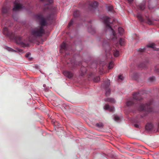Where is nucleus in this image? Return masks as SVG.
Instances as JSON below:
<instances>
[{"instance_id": "nucleus-38", "label": "nucleus", "mask_w": 159, "mask_h": 159, "mask_svg": "<svg viewBox=\"0 0 159 159\" xmlns=\"http://www.w3.org/2000/svg\"><path fill=\"white\" fill-rule=\"evenodd\" d=\"M49 1L50 3H51L52 2V0H49Z\"/></svg>"}, {"instance_id": "nucleus-23", "label": "nucleus", "mask_w": 159, "mask_h": 159, "mask_svg": "<svg viewBox=\"0 0 159 159\" xmlns=\"http://www.w3.org/2000/svg\"><path fill=\"white\" fill-rule=\"evenodd\" d=\"M100 80V78L99 76L95 77L93 79V81L95 82H97Z\"/></svg>"}, {"instance_id": "nucleus-10", "label": "nucleus", "mask_w": 159, "mask_h": 159, "mask_svg": "<svg viewBox=\"0 0 159 159\" xmlns=\"http://www.w3.org/2000/svg\"><path fill=\"white\" fill-rule=\"evenodd\" d=\"M14 7L13 9L14 11H17L20 9L23 8L21 4L18 3L16 2V1H15L14 3Z\"/></svg>"}, {"instance_id": "nucleus-14", "label": "nucleus", "mask_w": 159, "mask_h": 159, "mask_svg": "<svg viewBox=\"0 0 159 159\" xmlns=\"http://www.w3.org/2000/svg\"><path fill=\"white\" fill-rule=\"evenodd\" d=\"M136 16L139 21H143V19L142 18V14L141 13H138Z\"/></svg>"}, {"instance_id": "nucleus-37", "label": "nucleus", "mask_w": 159, "mask_h": 159, "mask_svg": "<svg viewBox=\"0 0 159 159\" xmlns=\"http://www.w3.org/2000/svg\"><path fill=\"white\" fill-rule=\"evenodd\" d=\"M18 51L20 52H22V50L20 49H18Z\"/></svg>"}, {"instance_id": "nucleus-12", "label": "nucleus", "mask_w": 159, "mask_h": 159, "mask_svg": "<svg viewBox=\"0 0 159 159\" xmlns=\"http://www.w3.org/2000/svg\"><path fill=\"white\" fill-rule=\"evenodd\" d=\"M153 127V125L152 123H148L146 125V129L148 130H151Z\"/></svg>"}, {"instance_id": "nucleus-30", "label": "nucleus", "mask_w": 159, "mask_h": 159, "mask_svg": "<svg viewBox=\"0 0 159 159\" xmlns=\"http://www.w3.org/2000/svg\"><path fill=\"white\" fill-rule=\"evenodd\" d=\"M73 21L72 20H71L70 22L69 23L67 27L69 28L73 24Z\"/></svg>"}, {"instance_id": "nucleus-9", "label": "nucleus", "mask_w": 159, "mask_h": 159, "mask_svg": "<svg viewBox=\"0 0 159 159\" xmlns=\"http://www.w3.org/2000/svg\"><path fill=\"white\" fill-rule=\"evenodd\" d=\"M63 74L65 76L69 79H70L73 77L74 75L72 72L68 70L63 71Z\"/></svg>"}, {"instance_id": "nucleus-33", "label": "nucleus", "mask_w": 159, "mask_h": 159, "mask_svg": "<svg viewBox=\"0 0 159 159\" xmlns=\"http://www.w3.org/2000/svg\"><path fill=\"white\" fill-rule=\"evenodd\" d=\"M155 77H150L149 79L151 81H153V80H155Z\"/></svg>"}, {"instance_id": "nucleus-13", "label": "nucleus", "mask_w": 159, "mask_h": 159, "mask_svg": "<svg viewBox=\"0 0 159 159\" xmlns=\"http://www.w3.org/2000/svg\"><path fill=\"white\" fill-rule=\"evenodd\" d=\"M145 7V2H143L139 5V8L141 10H144Z\"/></svg>"}, {"instance_id": "nucleus-6", "label": "nucleus", "mask_w": 159, "mask_h": 159, "mask_svg": "<svg viewBox=\"0 0 159 159\" xmlns=\"http://www.w3.org/2000/svg\"><path fill=\"white\" fill-rule=\"evenodd\" d=\"M133 100H130L127 102L126 105L128 106L132 105L135 101L137 100H140L141 99V97L140 95V93L139 92L135 93L133 95Z\"/></svg>"}, {"instance_id": "nucleus-36", "label": "nucleus", "mask_w": 159, "mask_h": 159, "mask_svg": "<svg viewBox=\"0 0 159 159\" xmlns=\"http://www.w3.org/2000/svg\"><path fill=\"white\" fill-rule=\"evenodd\" d=\"M127 1L129 4L131 3L133 1V0H127Z\"/></svg>"}, {"instance_id": "nucleus-39", "label": "nucleus", "mask_w": 159, "mask_h": 159, "mask_svg": "<svg viewBox=\"0 0 159 159\" xmlns=\"http://www.w3.org/2000/svg\"><path fill=\"white\" fill-rule=\"evenodd\" d=\"M45 84H44L43 85V87H45Z\"/></svg>"}, {"instance_id": "nucleus-15", "label": "nucleus", "mask_w": 159, "mask_h": 159, "mask_svg": "<svg viewBox=\"0 0 159 159\" xmlns=\"http://www.w3.org/2000/svg\"><path fill=\"white\" fill-rule=\"evenodd\" d=\"M105 100L106 102H109L111 103H114L115 102V99L112 98H108L105 99Z\"/></svg>"}, {"instance_id": "nucleus-3", "label": "nucleus", "mask_w": 159, "mask_h": 159, "mask_svg": "<svg viewBox=\"0 0 159 159\" xmlns=\"http://www.w3.org/2000/svg\"><path fill=\"white\" fill-rule=\"evenodd\" d=\"M102 45L103 48L105 49L106 55L107 59H111L112 57L111 51L113 52L114 57H117L119 56V51L114 46L113 47V48H111L109 43L106 40L103 41Z\"/></svg>"}, {"instance_id": "nucleus-27", "label": "nucleus", "mask_w": 159, "mask_h": 159, "mask_svg": "<svg viewBox=\"0 0 159 159\" xmlns=\"http://www.w3.org/2000/svg\"><path fill=\"white\" fill-rule=\"evenodd\" d=\"M155 44L154 43H152L147 46V47L151 48H155Z\"/></svg>"}, {"instance_id": "nucleus-35", "label": "nucleus", "mask_w": 159, "mask_h": 159, "mask_svg": "<svg viewBox=\"0 0 159 159\" xmlns=\"http://www.w3.org/2000/svg\"><path fill=\"white\" fill-rule=\"evenodd\" d=\"M134 126L136 128H139V125H138L137 124H134Z\"/></svg>"}, {"instance_id": "nucleus-31", "label": "nucleus", "mask_w": 159, "mask_h": 159, "mask_svg": "<svg viewBox=\"0 0 159 159\" xmlns=\"http://www.w3.org/2000/svg\"><path fill=\"white\" fill-rule=\"evenodd\" d=\"M118 79L122 80L124 79V77L122 75H120L118 76Z\"/></svg>"}, {"instance_id": "nucleus-21", "label": "nucleus", "mask_w": 159, "mask_h": 159, "mask_svg": "<svg viewBox=\"0 0 159 159\" xmlns=\"http://www.w3.org/2000/svg\"><path fill=\"white\" fill-rule=\"evenodd\" d=\"M79 12L78 10H76L74 11L73 13V15L74 17H77L79 15Z\"/></svg>"}, {"instance_id": "nucleus-2", "label": "nucleus", "mask_w": 159, "mask_h": 159, "mask_svg": "<svg viewBox=\"0 0 159 159\" xmlns=\"http://www.w3.org/2000/svg\"><path fill=\"white\" fill-rule=\"evenodd\" d=\"M36 17L40 20L39 24L41 26L33 29L31 34L35 37H41L44 33V30L43 27L47 25V20L50 19L48 16L45 18L42 14L37 15Z\"/></svg>"}, {"instance_id": "nucleus-8", "label": "nucleus", "mask_w": 159, "mask_h": 159, "mask_svg": "<svg viewBox=\"0 0 159 159\" xmlns=\"http://www.w3.org/2000/svg\"><path fill=\"white\" fill-rule=\"evenodd\" d=\"M98 6V3L96 1H93L89 3V8L92 11H94Z\"/></svg>"}, {"instance_id": "nucleus-24", "label": "nucleus", "mask_w": 159, "mask_h": 159, "mask_svg": "<svg viewBox=\"0 0 159 159\" xmlns=\"http://www.w3.org/2000/svg\"><path fill=\"white\" fill-rule=\"evenodd\" d=\"M5 48L6 49H7V50L8 51H10V52H16L15 50H13L11 48L8 47H6Z\"/></svg>"}, {"instance_id": "nucleus-5", "label": "nucleus", "mask_w": 159, "mask_h": 159, "mask_svg": "<svg viewBox=\"0 0 159 159\" xmlns=\"http://www.w3.org/2000/svg\"><path fill=\"white\" fill-rule=\"evenodd\" d=\"M152 103V101H150L148 103L144 105L142 104H140L139 108V110L140 111H144L147 112H152L153 111V109L150 107Z\"/></svg>"}, {"instance_id": "nucleus-29", "label": "nucleus", "mask_w": 159, "mask_h": 159, "mask_svg": "<svg viewBox=\"0 0 159 159\" xmlns=\"http://www.w3.org/2000/svg\"><path fill=\"white\" fill-rule=\"evenodd\" d=\"M155 71L156 72H159V65L155 67Z\"/></svg>"}, {"instance_id": "nucleus-25", "label": "nucleus", "mask_w": 159, "mask_h": 159, "mask_svg": "<svg viewBox=\"0 0 159 159\" xmlns=\"http://www.w3.org/2000/svg\"><path fill=\"white\" fill-rule=\"evenodd\" d=\"M2 11L4 13H7V8L4 7H3L2 8Z\"/></svg>"}, {"instance_id": "nucleus-7", "label": "nucleus", "mask_w": 159, "mask_h": 159, "mask_svg": "<svg viewBox=\"0 0 159 159\" xmlns=\"http://www.w3.org/2000/svg\"><path fill=\"white\" fill-rule=\"evenodd\" d=\"M110 84V82L109 80H107L102 84V87L104 88L106 91L105 95L106 96H109L111 92L110 89L109 88Z\"/></svg>"}, {"instance_id": "nucleus-40", "label": "nucleus", "mask_w": 159, "mask_h": 159, "mask_svg": "<svg viewBox=\"0 0 159 159\" xmlns=\"http://www.w3.org/2000/svg\"><path fill=\"white\" fill-rule=\"evenodd\" d=\"M49 16H50V17L51 16V15H49Z\"/></svg>"}, {"instance_id": "nucleus-17", "label": "nucleus", "mask_w": 159, "mask_h": 159, "mask_svg": "<svg viewBox=\"0 0 159 159\" xmlns=\"http://www.w3.org/2000/svg\"><path fill=\"white\" fill-rule=\"evenodd\" d=\"M114 66L113 62L112 61H111L109 63V65L108 66V69H112Z\"/></svg>"}, {"instance_id": "nucleus-4", "label": "nucleus", "mask_w": 159, "mask_h": 159, "mask_svg": "<svg viewBox=\"0 0 159 159\" xmlns=\"http://www.w3.org/2000/svg\"><path fill=\"white\" fill-rule=\"evenodd\" d=\"M3 33L6 36L9 37L12 39L16 40L17 38L18 39L19 41L21 40V38L20 36H15L14 34L12 32L9 31L7 27H4L3 30Z\"/></svg>"}, {"instance_id": "nucleus-16", "label": "nucleus", "mask_w": 159, "mask_h": 159, "mask_svg": "<svg viewBox=\"0 0 159 159\" xmlns=\"http://www.w3.org/2000/svg\"><path fill=\"white\" fill-rule=\"evenodd\" d=\"M61 48L65 51L67 50L66 44L64 42H63L61 45Z\"/></svg>"}, {"instance_id": "nucleus-22", "label": "nucleus", "mask_w": 159, "mask_h": 159, "mask_svg": "<svg viewBox=\"0 0 159 159\" xmlns=\"http://www.w3.org/2000/svg\"><path fill=\"white\" fill-rule=\"evenodd\" d=\"M96 126L99 128H102L103 127V125L102 122H99L96 124Z\"/></svg>"}, {"instance_id": "nucleus-19", "label": "nucleus", "mask_w": 159, "mask_h": 159, "mask_svg": "<svg viewBox=\"0 0 159 159\" xmlns=\"http://www.w3.org/2000/svg\"><path fill=\"white\" fill-rule=\"evenodd\" d=\"M118 30L119 34L120 35L123 34L124 32V30L122 28L120 27H119L118 29Z\"/></svg>"}, {"instance_id": "nucleus-20", "label": "nucleus", "mask_w": 159, "mask_h": 159, "mask_svg": "<svg viewBox=\"0 0 159 159\" xmlns=\"http://www.w3.org/2000/svg\"><path fill=\"white\" fill-rule=\"evenodd\" d=\"M106 9L108 11H112L113 9V7L112 5H110L107 6Z\"/></svg>"}, {"instance_id": "nucleus-34", "label": "nucleus", "mask_w": 159, "mask_h": 159, "mask_svg": "<svg viewBox=\"0 0 159 159\" xmlns=\"http://www.w3.org/2000/svg\"><path fill=\"white\" fill-rule=\"evenodd\" d=\"M30 54V52L27 53L25 55V57H28Z\"/></svg>"}, {"instance_id": "nucleus-1", "label": "nucleus", "mask_w": 159, "mask_h": 159, "mask_svg": "<svg viewBox=\"0 0 159 159\" xmlns=\"http://www.w3.org/2000/svg\"><path fill=\"white\" fill-rule=\"evenodd\" d=\"M102 19L103 21V22L105 25L106 31L107 32H109L111 35L112 37L110 38V39H111L112 40L114 41L115 43H116L115 44V46L117 47L119 45L121 46L123 45L125 42L124 39L120 38L119 40V43L117 41L116 43V41H115V40L117 39V37L114 30L110 25V24L113 22V20H111L112 22H110L111 19L107 16L103 17Z\"/></svg>"}, {"instance_id": "nucleus-11", "label": "nucleus", "mask_w": 159, "mask_h": 159, "mask_svg": "<svg viewBox=\"0 0 159 159\" xmlns=\"http://www.w3.org/2000/svg\"><path fill=\"white\" fill-rule=\"evenodd\" d=\"M105 110H108L110 112H113L114 111V107H110L108 104H106L104 107Z\"/></svg>"}, {"instance_id": "nucleus-18", "label": "nucleus", "mask_w": 159, "mask_h": 159, "mask_svg": "<svg viewBox=\"0 0 159 159\" xmlns=\"http://www.w3.org/2000/svg\"><path fill=\"white\" fill-rule=\"evenodd\" d=\"M89 32L91 34H93L95 32V30L93 27L91 26L88 29Z\"/></svg>"}, {"instance_id": "nucleus-32", "label": "nucleus", "mask_w": 159, "mask_h": 159, "mask_svg": "<svg viewBox=\"0 0 159 159\" xmlns=\"http://www.w3.org/2000/svg\"><path fill=\"white\" fill-rule=\"evenodd\" d=\"M145 49V48H143V49L140 48L138 49V51L141 52H143L144 51Z\"/></svg>"}, {"instance_id": "nucleus-26", "label": "nucleus", "mask_w": 159, "mask_h": 159, "mask_svg": "<svg viewBox=\"0 0 159 159\" xmlns=\"http://www.w3.org/2000/svg\"><path fill=\"white\" fill-rule=\"evenodd\" d=\"M114 119L115 121H117L119 120L120 118H119V117L118 116H117V115H114Z\"/></svg>"}, {"instance_id": "nucleus-28", "label": "nucleus", "mask_w": 159, "mask_h": 159, "mask_svg": "<svg viewBox=\"0 0 159 159\" xmlns=\"http://www.w3.org/2000/svg\"><path fill=\"white\" fill-rule=\"evenodd\" d=\"M145 66H146L145 64L143 63H142L139 66V67L141 68V69L144 68L145 67Z\"/></svg>"}]
</instances>
